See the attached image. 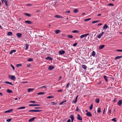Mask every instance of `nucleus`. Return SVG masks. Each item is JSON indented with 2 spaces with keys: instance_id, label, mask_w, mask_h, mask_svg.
<instances>
[{
  "instance_id": "nucleus-1",
  "label": "nucleus",
  "mask_w": 122,
  "mask_h": 122,
  "mask_svg": "<svg viewBox=\"0 0 122 122\" xmlns=\"http://www.w3.org/2000/svg\"><path fill=\"white\" fill-rule=\"evenodd\" d=\"M9 77L13 81H15L16 79V78L14 76L9 75Z\"/></svg>"
},
{
  "instance_id": "nucleus-2",
  "label": "nucleus",
  "mask_w": 122,
  "mask_h": 122,
  "mask_svg": "<svg viewBox=\"0 0 122 122\" xmlns=\"http://www.w3.org/2000/svg\"><path fill=\"white\" fill-rule=\"evenodd\" d=\"M77 119L79 120H82V118L80 116V115L79 114L77 115Z\"/></svg>"
},
{
  "instance_id": "nucleus-3",
  "label": "nucleus",
  "mask_w": 122,
  "mask_h": 122,
  "mask_svg": "<svg viewBox=\"0 0 122 122\" xmlns=\"http://www.w3.org/2000/svg\"><path fill=\"white\" fill-rule=\"evenodd\" d=\"M54 68V67L52 65L50 66L48 68V69L50 70H51Z\"/></svg>"
},
{
  "instance_id": "nucleus-4",
  "label": "nucleus",
  "mask_w": 122,
  "mask_h": 122,
  "mask_svg": "<svg viewBox=\"0 0 122 122\" xmlns=\"http://www.w3.org/2000/svg\"><path fill=\"white\" fill-rule=\"evenodd\" d=\"M25 22L26 23H27L30 24H32V21L29 20H25Z\"/></svg>"
},
{
  "instance_id": "nucleus-5",
  "label": "nucleus",
  "mask_w": 122,
  "mask_h": 122,
  "mask_svg": "<svg viewBox=\"0 0 122 122\" xmlns=\"http://www.w3.org/2000/svg\"><path fill=\"white\" fill-rule=\"evenodd\" d=\"M104 32H102V33H100L97 36V37L98 38H100L102 35L104 34Z\"/></svg>"
},
{
  "instance_id": "nucleus-6",
  "label": "nucleus",
  "mask_w": 122,
  "mask_h": 122,
  "mask_svg": "<svg viewBox=\"0 0 122 122\" xmlns=\"http://www.w3.org/2000/svg\"><path fill=\"white\" fill-rule=\"evenodd\" d=\"M13 109H10L9 110H7L5 112V113H10L12 111Z\"/></svg>"
},
{
  "instance_id": "nucleus-7",
  "label": "nucleus",
  "mask_w": 122,
  "mask_h": 122,
  "mask_svg": "<svg viewBox=\"0 0 122 122\" xmlns=\"http://www.w3.org/2000/svg\"><path fill=\"white\" fill-rule=\"evenodd\" d=\"M65 51H60L59 52L60 54L62 55L65 54Z\"/></svg>"
},
{
  "instance_id": "nucleus-8",
  "label": "nucleus",
  "mask_w": 122,
  "mask_h": 122,
  "mask_svg": "<svg viewBox=\"0 0 122 122\" xmlns=\"http://www.w3.org/2000/svg\"><path fill=\"white\" fill-rule=\"evenodd\" d=\"M46 59L47 60L52 61L53 59L51 57H48L46 58Z\"/></svg>"
},
{
  "instance_id": "nucleus-9",
  "label": "nucleus",
  "mask_w": 122,
  "mask_h": 122,
  "mask_svg": "<svg viewBox=\"0 0 122 122\" xmlns=\"http://www.w3.org/2000/svg\"><path fill=\"white\" fill-rule=\"evenodd\" d=\"M108 27V26L106 24H105L103 27V30H106Z\"/></svg>"
},
{
  "instance_id": "nucleus-10",
  "label": "nucleus",
  "mask_w": 122,
  "mask_h": 122,
  "mask_svg": "<svg viewBox=\"0 0 122 122\" xmlns=\"http://www.w3.org/2000/svg\"><path fill=\"white\" fill-rule=\"evenodd\" d=\"M16 35L18 37L20 38L22 34L21 33H17L16 34Z\"/></svg>"
},
{
  "instance_id": "nucleus-11",
  "label": "nucleus",
  "mask_w": 122,
  "mask_h": 122,
  "mask_svg": "<svg viewBox=\"0 0 122 122\" xmlns=\"http://www.w3.org/2000/svg\"><path fill=\"white\" fill-rule=\"evenodd\" d=\"M86 115L87 116H89V117H91L92 116V114L91 113L89 112H87L86 113Z\"/></svg>"
},
{
  "instance_id": "nucleus-12",
  "label": "nucleus",
  "mask_w": 122,
  "mask_h": 122,
  "mask_svg": "<svg viewBox=\"0 0 122 122\" xmlns=\"http://www.w3.org/2000/svg\"><path fill=\"white\" fill-rule=\"evenodd\" d=\"M122 103V101L121 100H120L118 101L117 103V104L119 106H120L121 105Z\"/></svg>"
},
{
  "instance_id": "nucleus-13",
  "label": "nucleus",
  "mask_w": 122,
  "mask_h": 122,
  "mask_svg": "<svg viewBox=\"0 0 122 122\" xmlns=\"http://www.w3.org/2000/svg\"><path fill=\"white\" fill-rule=\"evenodd\" d=\"M6 92L9 93H12L13 92L12 90H10V89H7L6 90Z\"/></svg>"
},
{
  "instance_id": "nucleus-14",
  "label": "nucleus",
  "mask_w": 122,
  "mask_h": 122,
  "mask_svg": "<svg viewBox=\"0 0 122 122\" xmlns=\"http://www.w3.org/2000/svg\"><path fill=\"white\" fill-rule=\"evenodd\" d=\"M36 118V117L32 118L29 120V122L33 121L34 120V119Z\"/></svg>"
},
{
  "instance_id": "nucleus-15",
  "label": "nucleus",
  "mask_w": 122,
  "mask_h": 122,
  "mask_svg": "<svg viewBox=\"0 0 122 122\" xmlns=\"http://www.w3.org/2000/svg\"><path fill=\"white\" fill-rule=\"evenodd\" d=\"M5 83H6L7 84H9L11 85H13V84H12V83L11 82H10L8 81H6L5 82Z\"/></svg>"
},
{
  "instance_id": "nucleus-16",
  "label": "nucleus",
  "mask_w": 122,
  "mask_h": 122,
  "mask_svg": "<svg viewBox=\"0 0 122 122\" xmlns=\"http://www.w3.org/2000/svg\"><path fill=\"white\" fill-rule=\"evenodd\" d=\"M81 66L84 69H86L87 68L86 66L85 65H82Z\"/></svg>"
},
{
  "instance_id": "nucleus-17",
  "label": "nucleus",
  "mask_w": 122,
  "mask_h": 122,
  "mask_svg": "<svg viewBox=\"0 0 122 122\" xmlns=\"http://www.w3.org/2000/svg\"><path fill=\"white\" fill-rule=\"evenodd\" d=\"M54 17L56 18H63L61 16L59 15H55Z\"/></svg>"
},
{
  "instance_id": "nucleus-18",
  "label": "nucleus",
  "mask_w": 122,
  "mask_h": 122,
  "mask_svg": "<svg viewBox=\"0 0 122 122\" xmlns=\"http://www.w3.org/2000/svg\"><path fill=\"white\" fill-rule=\"evenodd\" d=\"M7 35L8 36H11L12 35V33L11 32H9L8 33Z\"/></svg>"
},
{
  "instance_id": "nucleus-19",
  "label": "nucleus",
  "mask_w": 122,
  "mask_h": 122,
  "mask_svg": "<svg viewBox=\"0 0 122 122\" xmlns=\"http://www.w3.org/2000/svg\"><path fill=\"white\" fill-rule=\"evenodd\" d=\"M25 107H20L18 108H17V109L19 110L20 109H25Z\"/></svg>"
},
{
  "instance_id": "nucleus-20",
  "label": "nucleus",
  "mask_w": 122,
  "mask_h": 122,
  "mask_svg": "<svg viewBox=\"0 0 122 122\" xmlns=\"http://www.w3.org/2000/svg\"><path fill=\"white\" fill-rule=\"evenodd\" d=\"M103 77L104 79L106 81H108V80L107 79V76L105 75L104 76H103Z\"/></svg>"
},
{
  "instance_id": "nucleus-21",
  "label": "nucleus",
  "mask_w": 122,
  "mask_h": 122,
  "mask_svg": "<svg viewBox=\"0 0 122 122\" xmlns=\"http://www.w3.org/2000/svg\"><path fill=\"white\" fill-rule=\"evenodd\" d=\"M105 46L104 45H101L100 46L99 49H103L104 47Z\"/></svg>"
},
{
  "instance_id": "nucleus-22",
  "label": "nucleus",
  "mask_w": 122,
  "mask_h": 122,
  "mask_svg": "<svg viewBox=\"0 0 122 122\" xmlns=\"http://www.w3.org/2000/svg\"><path fill=\"white\" fill-rule=\"evenodd\" d=\"M122 57V56H117L115 58V59H118L121 58Z\"/></svg>"
},
{
  "instance_id": "nucleus-23",
  "label": "nucleus",
  "mask_w": 122,
  "mask_h": 122,
  "mask_svg": "<svg viewBox=\"0 0 122 122\" xmlns=\"http://www.w3.org/2000/svg\"><path fill=\"white\" fill-rule=\"evenodd\" d=\"M16 50H12V51H11L10 52V54H12L13 53V52H16Z\"/></svg>"
},
{
  "instance_id": "nucleus-24",
  "label": "nucleus",
  "mask_w": 122,
  "mask_h": 122,
  "mask_svg": "<svg viewBox=\"0 0 122 122\" xmlns=\"http://www.w3.org/2000/svg\"><path fill=\"white\" fill-rule=\"evenodd\" d=\"M96 55V53L94 51H92V56L94 57Z\"/></svg>"
},
{
  "instance_id": "nucleus-25",
  "label": "nucleus",
  "mask_w": 122,
  "mask_h": 122,
  "mask_svg": "<svg viewBox=\"0 0 122 122\" xmlns=\"http://www.w3.org/2000/svg\"><path fill=\"white\" fill-rule=\"evenodd\" d=\"M24 15L29 17H30L31 16V15L30 14L27 13H25Z\"/></svg>"
},
{
  "instance_id": "nucleus-26",
  "label": "nucleus",
  "mask_w": 122,
  "mask_h": 122,
  "mask_svg": "<svg viewBox=\"0 0 122 122\" xmlns=\"http://www.w3.org/2000/svg\"><path fill=\"white\" fill-rule=\"evenodd\" d=\"M60 32V30H57L55 31V33L56 34H58Z\"/></svg>"
},
{
  "instance_id": "nucleus-27",
  "label": "nucleus",
  "mask_w": 122,
  "mask_h": 122,
  "mask_svg": "<svg viewBox=\"0 0 122 122\" xmlns=\"http://www.w3.org/2000/svg\"><path fill=\"white\" fill-rule=\"evenodd\" d=\"M34 89L29 88V89H28L27 90V91H28V92H30L32 91V90H33Z\"/></svg>"
},
{
  "instance_id": "nucleus-28",
  "label": "nucleus",
  "mask_w": 122,
  "mask_h": 122,
  "mask_svg": "<svg viewBox=\"0 0 122 122\" xmlns=\"http://www.w3.org/2000/svg\"><path fill=\"white\" fill-rule=\"evenodd\" d=\"M95 101L97 103H99V99L98 98L96 99L95 100Z\"/></svg>"
},
{
  "instance_id": "nucleus-29",
  "label": "nucleus",
  "mask_w": 122,
  "mask_h": 122,
  "mask_svg": "<svg viewBox=\"0 0 122 122\" xmlns=\"http://www.w3.org/2000/svg\"><path fill=\"white\" fill-rule=\"evenodd\" d=\"M70 117L71 118V120H73L74 119V117L73 115H71Z\"/></svg>"
},
{
  "instance_id": "nucleus-30",
  "label": "nucleus",
  "mask_w": 122,
  "mask_h": 122,
  "mask_svg": "<svg viewBox=\"0 0 122 122\" xmlns=\"http://www.w3.org/2000/svg\"><path fill=\"white\" fill-rule=\"evenodd\" d=\"M99 20L94 21L92 22V23L93 24H94L97 23L99 22Z\"/></svg>"
},
{
  "instance_id": "nucleus-31",
  "label": "nucleus",
  "mask_w": 122,
  "mask_h": 122,
  "mask_svg": "<svg viewBox=\"0 0 122 122\" xmlns=\"http://www.w3.org/2000/svg\"><path fill=\"white\" fill-rule=\"evenodd\" d=\"M85 37H86V36L85 35V34H84L80 36V37L81 38H82Z\"/></svg>"
},
{
  "instance_id": "nucleus-32",
  "label": "nucleus",
  "mask_w": 122,
  "mask_h": 122,
  "mask_svg": "<svg viewBox=\"0 0 122 122\" xmlns=\"http://www.w3.org/2000/svg\"><path fill=\"white\" fill-rule=\"evenodd\" d=\"M51 105H56L57 104V103L55 102H53L51 103Z\"/></svg>"
},
{
  "instance_id": "nucleus-33",
  "label": "nucleus",
  "mask_w": 122,
  "mask_h": 122,
  "mask_svg": "<svg viewBox=\"0 0 122 122\" xmlns=\"http://www.w3.org/2000/svg\"><path fill=\"white\" fill-rule=\"evenodd\" d=\"M77 102V100H76V99H75L74 100H73L72 101V103H73L75 104Z\"/></svg>"
},
{
  "instance_id": "nucleus-34",
  "label": "nucleus",
  "mask_w": 122,
  "mask_h": 122,
  "mask_svg": "<svg viewBox=\"0 0 122 122\" xmlns=\"http://www.w3.org/2000/svg\"><path fill=\"white\" fill-rule=\"evenodd\" d=\"M78 10L77 9H75L74 10H73V12L75 13H76L78 12Z\"/></svg>"
},
{
  "instance_id": "nucleus-35",
  "label": "nucleus",
  "mask_w": 122,
  "mask_h": 122,
  "mask_svg": "<svg viewBox=\"0 0 122 122\" xmlns=\"http://www.w3.org/2000/svg\"><path fill=\"white\" fill-rule=\"evenodd\" d=\"M111 121H113L115 122L117 121V120L116 119V118H113L112 119Z\"/></svg>"
},
{
  "instance_id": "nucleus-36",
  "label": "nucleus",
  "mask_w": 122,
  "mask_h": 122,
  "mask_svg": "<svg viewBox=\"0 0 122 122\" xmlns=\"http://www.w3.org/2000/svg\"><path fill=\"white\" fill-rule=\"evenodd\" d=\"M101 108H98L97 109V112L98 113H100L101 112Z\"/></svg>"
},
{
  "instance_id": "nucleus-37",
  "label": "nucleus",
  "mask_w": 122,
  "mask_h": 122,
  "mask_svg": "<svg viewBox=\"0 0 122 122\" xmlns=\"http://www.w3.org/2000/svg\"><path fill=\"white\" fill-rule=\"evenodd\" d=\"M45 94V93L43 92H41L40 93H39L37 94L38 95H43Z\"/></svg>"
},
{
  "instance_id": "nucleus-38",
  "label": "nucleus",
  "mask_w": 122,
  "mask_h": 122,
  "mask_svg": "<svg viewBox=\"0 0 122 122\" xmlns=\"http://www.w3.org/2000/svg\"><path fill=\"white\" fill-rule=\"evenodd\" d=\"M42 111V110H35V112H39Z\"/></svg>"
},
{
  "instance_id": "nucleus-39",
  "label": "nucleus",
  "mask_w": 122,
  "mask_h": 122,
  "mask_svg": "<svg viewBox=\"0 0 122 122\" xmlns=\"http://www.w3.org/2000/svg\"><path fill=\"white\" fill-rule=\"evenodd\" d=\"M22 66L21 64H19L16 65V66L17 67H20Z\"/></svg>"
},
{
  "instance_id": "nucleus-40",
  "label": "nucleus",
  "mask_w": 122,
  "mask_h": 122,
  "mask_svg": "<svg viewBox=\"0 0 122 122\" xmlns=\"http://www.w3.org/2000/svg\"><path fill=\"white\" fill-rule=\"evenodd\" d=\"M54 97V96H50L48 97H47V98L48 99L51 98H53Z\"/></svg>"
},
{
  "instance_id": "nucleus-41",
  "label": "nucleus",
  "mask_w": 122,
  "mask_h": 122,
  "mask_svg": "<svg viewBox=\"0 0 122 122\" xmlns=\"http://www.w3.org/2000/svg\"><path fill=\"white\" fill-rule=\"evenodd\" d=\"M90 109V110H92L93 108V105L92 104H91V106L89 107Z\"/></svg>"
},
{
  "instance_id": "nucleus-42",
  "label": "nucleus",
  "mask_w": 122,
  "mask_h": 122,
  "mask_svg": "<svg viewBox=\"0 0 122 122\" xmlns=\"http://www.w3.org/2000/svg\"><path fill=\"white\" fill-rule=\"evenodd\" d=\"M67 37L70 38H72L73 37V36L71 35H69Z\"/></svg>"
},
{
  "instance_id": "nucleus-43",
  "label": "nucleus",
  "mask_w": 122,
  "mask_h": 122,
  "mask_svg": "<svg viewBox=\"0 0 122 122\" xmlns=\"http://www.w3.org/2000/svg\"><path fill=\"white\" fill-rule=\"evenodd\" d=\"M29 47V45L27 44H26V46H25V50H27L28 49V48Z\"/></svg>"
},
{
  "instance_id": "nucleus-44",
  "label": "nucleus",
  "mask_w": 122,
  "mask_h": 122,
  "mask_svg": "<svg viewBox=\"0 0 122 122\" xmlns=\"http://www.w3.org/2000/svg\"><path fill=\"white\" fill-rule=\"evenodd\" d=\"M28 61H33V59L32 58H30L28 59Z\"/></svg>"
},
{
  "instance_id": "nucleus-45",
  "label": "nucleus",
  "mask_w": 122,
  "mask_h": 122,
  "mask_svg": "<svg viewBox=\"0 0 122 122\" xmlns=\"http://www.w3.org/2000/svg\"><path fill=\"white\" fill-rule=\"evenodd\" d=\"M79 32V31L77 30H74L72 31V32L73 33H77Z\"/></svg>"
},
{
  "instance_id": "nucleus-46",
  "label": "nucleus",
  "mask_w": 122,
  "mask_h": 122,
  "mask_svg": "<svg viewBox=\"0 0 122 122\" xmlns=\"http://www.w3.org/2000/svg\"><path fill=\"white\" fill-rule=\"evenodd\" d=\"M91 19V18H88V19H85L84 20V21H88L89 20H90Z\"/></svg>"
},
{
  "instance_id": "nucleus-47",
  "label": "nucleus",
  "mask_w": 122,
  "mask_h": 122,
  "mask_svg": "<svg viewBox=\"0 0 122 122\" xmlns=\"http://www.w3.org/2000/svg\"><path fill=\"white\" fill-rule=\"evenodd\" d=\"M66 100H65L63 102H60V103H59V105H62V104H63L64 102H65L66 101Z\"/></svg>"
},
{
  "instance_id": "nucleus-48",
  "label": "nucleus",
  "mask_w": 122,
  "mask_h": 122,
  "mask_svg": "<svg viewBox=\"0 0 122 122\" xmlns=\"http://www.w3.org/2000/svg\"><path fill=\"white\" fill-rule=\"evenodd\" d=\"M29 111L30 112H35V110H29Z\"/></svg>"
},
{
  "instance_id": "nucleus-49",
  "label": "nucleus",
  "mask_w": 122,
  "mask_h": 122,
  "mask_svg": "<svg viewBox=\"0 0 122 122\" xmlns=\"http://www.w3.org/2000/svg\"><path fill=\"white\" fill-rule=\"evenodd\" d=\"M35 109H40L42 108L41 107H35L34 108Z\"/></svg>"
},
{
  "instance_id": "nucleus-50",
  "label": "nucleus",
  "mask_w": 122,
  "mask_h": 122,
  "mask_svg": "<svg viewBox=\"0 0 122 122\" xmlns=\"http://www.w3.org/2000/svg\"><path fill=\"white\" fill-rule=\"evenodd\" d=\"M108 114L109 115H110L111 114V110L110 109H109V111L108 112Z\"/></svg>"
},
{
  "instance_id": "nucleus-51",
  "label": "nucleus",
  "mask_w": 122,
  "mask_h": 122,
  "mask_svg": "<svg viewBox=\"0 0 122 122\" xmlns=\"http://www.w3.org/2000/svg\"><path fill=\"white\" fill-rule=\"evenodd\" d=\"M11 119H8L6 120V121L7 122H10L11 121Z\"/></svg>"
},
{
  "instance_id": "nucleus-52",
  "label": "nucleus",
  "mask_w": 122,
  "mask_h": 122,
  "mask_svg": "<svg viewBox=\"0 0 122 122\" xmlns=\"http://www.w3.org/2000/svg\"><path fill=\"white\" fill-rule=\"evenodd\" d=\"M108 5L109 6H113L114 5V4L112 3L108 4Z\"/></svg>"
},
{
  "instance_id": "nucleus-53",
  "label": "nucleus",
  "mask_w": 122,
  "mask_h": 122,
  "mask_svg": "<svg viewBox=\"0 0 122 122\" xmlns=\"http://www.w3.org/2000/svg\"><path fill=\"white\" fill-rule=\"evenodd\" d=\"M10 65L11 67L12 68L13 70H14L15 69V68L13 66L12 64H11Z\"/></svg>"
},
{
  "instance_id": "nucleus-54",
  "label": "nucleus",
  "mask_w": 122,
  "mask_h": 122,
  "mask_svg": "<svg viewBox=\"0 0 122 122\" xmlns=\"http://www.w3.org/2000/svg\"><path fill=\"white\" fill-rule=\"evenodd\" d=\"M26 5L28 6H32V5L30 4H26Z\"/></svg>"
},
{
  "instance_id": "nucleus-55",
  "label": "nucleus",
  "mask_w": 122,
  "mask_h": 122,
  "mask_svg": "<svg viewBox=\"0 0 122 122\" xmlns=\"http://www.w3.org/2000/svg\"><path fill=\"white\" fill-rule=\"evenodd\" d=\"M70 85V83H68L67 84V85L66 86V87L67 88H68L69 87V86Z\"/></svg>"
},
{
  "instance_id": "nucleus-56",
  "label": "nucleus",
  "mask_w": 122,
  "mask_h": 122,
  "mask_svg": "<svg viewBox=\"0 0 122 122\" xmlns=\"http://www.w3.org/2000/svg\"><path fill=\"white\" fill-rule=\"evenodd\" d=\"M30 102L32 103H36V102L35 101H30Z\"/></svg>"
},
{
  "instance_id": "nucleus-57",
  "label": "nucleus",
  "mask_w": 122,
  "mask_h": 122,
  "mask_svg": "<svg viewBox=\"0 0 122 122\" xmlns=\"http://www.w3.org/2000/svg\"><path fill=\"white\" fill-rule=\"evenodd\" d=\"M122 50H117L116 51L118 52H122Z\"/></svg>"
},
{
  "instance_id": "nucleus-58",
  "label": "nucleus",
  "mask_w": 122,
  "mask_h": 122,
  "mask_svg": "<svg viewBox=\"0 0 122 122\" xmlns=\"http://www.w3.org/2000/svg\"><path fill=\"white\" fill-rule=\"evenodd\" d=\"M30 106H35V104H30L29 105Z\"/></svg>"
},
{
  "instance_id": "nucleus-59",
  "label": "nucleus",
  "mask_w": 122,
  "mask_h": 122,
  "mask_svg": "<svg viewBox=\"0 0 122 122\" xmlns=\"http://www.w3.org/2000/svg\"><path fill=\"white\" fill-rule=\"evenodd\" d=\"M77 43H74L73 44V46H75L77 45Z\"/></svg>"
},
{
  "instance_id": "nucleus-60",
  "label": "nucleus",
  "mask_w": 122,
  "mask_h": 122,
  "mask_svg": "<svg viewBox=\"0 0 122 122\" xmlns=\"http://www.w3.org/2000/svg\"><path fill=\"white\" fill-rule=\"evenodd\" d=\"M42 87H43L44 88H46V86H42L41 87H40V88H41Z\"/></svg>"
},
{
  "instance_id": "nucleus-61",
  "label": "nucleus",
  "mask_w": 122,
  "mask_h": 122,
  "mask_svg": "<svg viewBox=\"0 0 122 122\" xmlns=\"http://www.w3.org/2000/svg\"><path fill=\"white\" fill-rule=\"evenodd\" d=\"M76 111L78 112L79 111V109L78 108V107H77L76 109Z\"/></svg>"
},
{
  "instance_id": "nucleus-62",
  "label": "nucleus",
  "mask_w": 122,
  "mask_h": 122,
  "mask_svg": "<svg viewBox=\"0 0 122 122\" xmlns=\"http://www.w3.org/2000/svg\"><path fill=\"white\" fill-rule=\"evenodd\" d=\"M28 82V81H27L22 82V83H27Z\"/></svg>"
},
{
  "instance_id": "nucleus-63",
  "label": "nucleus",
  "mask_w": 122,
  "mask_h": 122,
  "mask_svg": "<svg viewBox=\"0 0 122 122\" xmlns=\"http://www.w3.org/2000/svg\"><path fill=\"white\" fill-rule=\"evenodd\" d=\"M117 99L116 98H115L114 100H113V102H115L116 101Z\"/></svg>"
},
{
  "instance_id": "nucleus-64",
  "label": "nucleus",
  "mask_w": 122,
  "mask_h": 122,
  "mask_svg": "<svg viewBox=\"0 0 122 122\" xmlns=\"http://www.w3.org/2000/svg\"><path fill=\"white\" fill-rule=\"evenodd\" d=\"M41 105L39 104H35V106H39Z\"/></svg>"
}]
</instances>
